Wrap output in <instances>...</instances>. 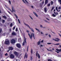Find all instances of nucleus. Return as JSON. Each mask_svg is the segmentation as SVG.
I'll use <instances>...</instances> for the list:
<instances>
[{
  "instance_id": "obj_16",
  "label": "nucleus",
  "mask_w": 61,
  "mask_h": 61,
  "mask_svg": "<svg viewBox=\"0 0 61 61\" xmlns=\"http://www.w3.org/2000/svg\"><path fill=\"white\" fill-rule=\"evenodd\" d=\"M9 49L10 50H13V48L12 47H10L9 48Z\"/></svg>"
},
{
  "instance_id": "obj_40",
  "label": "nucleus",
  "mask_w": 61,
  "mask_h": 61,
  "mask_svg": "<svg viewBox=\"0 0 61 61\" xmlns=\"http://www.w3.org/2000/svg\"><path fill=\"white\" fill-rule=\"evenodd\" d=\"M9 3L10 5H11V1L10 0H9Z\"/></svg>"
},
{
  "instance_id": "obj_41",
  "label": "nucleus",
  "mask_w": 61,
  "mask_h": 61,
  "mask_svg": "<svg viewBox=\"0 0 61 61\" xmlns=\"http://www.w3.org/2000/svg\"><path fill=\"white\" fill-rule=\"evenodd\" d=\"M5 55L6 56H8V54H7V53H6V54H5Z\"/></svg>"
},
{
  "instance_id": "obj_26",
  "label": "nucleus",
  "mask_w": 61,
  "mask_h": 61,
  "mask_svg": "<svg viewBox=\"0 0 61 61\" xmlns=\"http://www.w3.org/2000/svg\"><path fill=\"white\" fill-rule=\"evenodd\" d=\"M28 46L27 47V52H28Z\"/></svg>"
},
{
  "instance_id": "obj_21",
  "label": "nucleus",
  "mask_w": 61,
  "mask_h": 61,
  "mask_svg": "<svg viewBox=\"0 0 61 61\" xmlns=\"http://www.w3.org/2000/svg\"><path fill=\"white\" fill-rule=\"evenodd\" d=\"M55 46H56V45H57V46H58V45H61V44L59 43H58L57 44H55Z\"/></svg>"
},
{
  "instance_id": "obj_2",
  "label": "nucleus",
  "mask_w": 61,
  "mask_h": 61,
  "mask_svg": "<svg viewBox=\"0 0 61 61\" xmlns=\"http://www.w3.org/2000/svg\"><path fill=\"white\" fill-rule=\"evenodd\" d=\"M9 40H8V39H7L5 40V44L6 45H8L9 44Z\"/></svg>"
},
{
  "instance_id": "obj_32",
  "label": "nucleus",
  "mask_w": 61,
  "mask_h": 61,
  "mask_svg": "<svg viewBox=\"0 0 61 61\" xmlns=\"http://www.w3.org/2000/svg\"><path fill=\"white\" fill-rule=\"evenodd\" d=\"M5 22V20H2V22L3 23H4Z\"/></svg>"
},
{
  "instance_id": "obj_8",
  "label": "nucleus",
  "mask_w": 61,
  "mask_h": 61,
  "mask_svg": "<svg viewBox=\"0 0 61 61\" xmlns=\"http://www.w3.org/2000/svg\"><path fill=\"white\" fill-rule=\"evenodd\" d=\"M28 35L30 38H32V37H33V35H32V34L31 33L30 34H30L29 33L28 34Z\"/></svg>"
},
{
  "instance_id": "obj_20",
  "label": "nucleus",
  "mask_w": 61,
  "mask_h": 61,
  "mask_svg": "<svg viewBox=\"0 0 61 61\" xmlns=\"http://www.w3.org/2000/svg\"><path fill=\"white\" fill-rule=\"evenodd\" d=\"M57 7H56V10L57 11H58V12H60V10H58V9H57Z\"/></svg>"
},
{
  "instance_id": "obj_11",
  "label": "nucleus",
  "mask_w": 61,
  "mask_h": 61,
  "mask_svg": "<svg viewBox=\"0 0 61 61\" xmlns=\"http://www.w3.org/2000/svg\"><path fill=\"white\" fill-rule=\"evenodd\" d=\"M17 47L19 48H20V47H21V45H20V44H17Z\"/></svg>"
},
{
  "instance_id": "obj_9",
  "label": "nucleus",
  "mask_w": 61,
  "mask_h": 61,
  "mask_svg": "<svg viewBox=\"0 0 61 61\" xmlns=\"http://www.w3.org/2000/svg\"><path fill=\"white\" fill-rule=\"evenodd\" d=\"M11 35L12 36H16V33H15V32H13L12 33Z\"/></svg>"
},
{
  "instance_id": "obj_31",
  "label": "nucleus",
  "mask_w": 61,
  "mask_h": 61,
  "mask_svg": "<svg viewBox=\"0 0 61 61\" xmlns=\"http://www.w3.org/2000/svg\"><path fill=\"white\" fill-rule=\"evenodd\" d=\"M52 15L53 16V17H56V15H55L54 14H52Z\"/></svg>"
},
{
  "instance_id": "obj_7",
  "label": "nucleus",
  "mask_w": 61,
  "mask_h": 61,
  "mask_svg": "<svg viewBox=\"0 0 61 61\" xmlns=\"http://www.w3.org/2000/svg\"><path fill=\"white\" fill-rule=\"evenodd\" d=\"M12 11L10 9V11H11V12L12 13H13V12H15V10H14V7L13 8V6H12Z\"/></svg>"
},
{
  "instance_id": "obj_45",
  "label": "nucleus",
  "mask_w": 61,
  "mask_h": 61,
  "mask_svg": "<svg viewBox=\"0 0 61 61\" xmlns=\"http://www.w3.org/2000/svg\"><path fill=\"white\" fill-rule=\"evenodd\" d=\"M53 1H51V5H53Z\"/></svg>"
},
{
  "instance_id": "obj_25",
  "label": "nucleus",
  "mask_w": 61,
  "mask_h": 61,
  "mask_svg": "<svg viewBox=\"0 0 61 61\" xmlns=\"http://www.w3.org/2000/svg\"><path fill=\"white\" fill-rule=\"evenodd\" d=\"M5 33H2V36H5Z\"/></svg>"
},
{
  "instance_id": "obj_47",
  "label": "nucleus",
  "mask_w": 61,
  "mask_h": 61,
  "mask_svg": "<svg viewBox=\"0 0 61 61\" xmlns=\"http://www.w3.org/2000/svg\"><path fill=\"white\" fill-rule=\"evenodd\" d=\"M42 5H43V4H44V1H43L42 2Z\"/></svg>"
},
{
  "instance_id": "obj_56",
  "label": "nucleus",
  "mask_w": 61,
  "mask_h": 61,
  "mask_svg": "<svg viewBox=\"0 0 61 61\" xmlns=\"http://www.w3.org/2000/svg\"><path fill=\"white\" fill-rule=\"evenodd\" d=\"M22 1L23 2H24V3H25V1H24V0H22Z\"/></svg>"
},
{
  "instance_id": "obj_61",
  "label": "nucleus",
  "mask_w": 61,
  "mask_h": 61,
  "mask_svg": "<svg viewBox=\"0 0 61 61\" xmlns=\"http://www.w3.org/2000/svg\"><path fill=\"white\" fill-rule=\"evenodd\" d=\"M43 40H42L41 41V43H43Z\"/></svg>"
},
{
  "instance_id": "obj_49",
  "label": "nucleus",
  "mask_w": 61,
  "mask_h": 61,
  "mask_svg": "<svg viewBox=\"0 0 61 61\" xmlns=\"http://www.w3.org/2000/svg\"><path fill=\"white\" fill-rule=\"evenodd\" d=\"M11 29H9V31H10V32H11Z\"/></svg>"
},
{
  "instance_id": "obj_39",
  "label": "nucleus",
  "mask_w": 61,
  "mask_h": 61,
  "mask_svg": "<svg viewBox=\"0 0 61 61\" xmlns=\"http://www.w3.org/2000/svg\"><path fill=\"white\" fill-rule=\"evenodd\" d=\"M2 32V29H0V34Z\"/></svg>"
},
{
  "instance_id": "obj_5",
  "label": "nucleus",
  "mask_w": 61,
  "mask_h": 61,
  "mask_svg": "<svg viewBox=\"0 0 61 61\" xmlns=\"http://www.w3.org/2000/svg\"><path fill=\"white\" fill-rule=\"evenodd\" d=\"M15 41L14 39H12V40L11 41V42L12 44H14V43H15Z\"/></svg>"
},
{
  "instance_id": "obj_29",
  "label": "nucleus",
  "mask_w": 61,
  "mask_h": 61,
  "mask_svg": "<svg viewBox=\"0 0 61 61\" xmlns=\"http://www.w3.org/2000/svg\"><path fill=\"white\" fill-rule=\"evenodd\" d=\"M58 2H60V4L61 5V0H58Z\"/></svg>"
},
{
  "instance_id": "obj_46",
  "label": "nucleus",
  "mask_w": 61,
  "mask_h": 61,
  "mask_svg": "<svg viewBox=\"0 0 61 61\" xmlns=\"http://www.w3.org/2000/svg\"><path fill=\"white\" fill-rule=\"evenodd\" d=\"M43 5V4H42V3H40V6H42Z\"/></svg>"
},
{
  "instance_id": "obj_38",
  "label": "nucleus",
  "mask_w": 61,
  "mask_h": 61,
  "mask_svg": "<svg viewBox=\"0 0 61 61\" xmlns=\"http://www.w3.org/2000/svg\"><path fill=\"white\" fill-rule=\"evenodd\" d=\"M49 51H50V52H53V50L51 49H50L49 50Z\"/></svg>"
},
{
  "instance_id": "obj_35",
  "label": "nucleus",
  "mask_w": 61,
  "mask_h": 61,
  "mask_svg": "<svg viewBox=\"0 0 61 61\" xmlns=\"http://www.w3.org/2000/svg\"><path fill=\"white\" fill-rule=\"evenodd\" d=\"M50 5H51V4H48L47 5V6H50Z\"/></svg>"
},
{
  "instance_id": "obj_50",
  "label": "nucleus",
  "mask_w": 61,
  "mask_h": 61,
  "mask_svg": "<svg viewBox=\"0 0 61 61\" xmlns=\"http://www.w3.org/2000/svg\"><path fill=\"white\" fill-rule=\"evenodd\" d=\"M48 36H49V37H50V38H51V35H50L49 34Z\"/></svg>"
},
{
  "instance_id": "obj_14",
  "label": "nucleus",
  "mask_w": 61,
  "mask_h": 61,
  "mask_svg": "<svg viewBox=\"0 0 61 61\" xmlns=\"http://www.w3.org/2000/svg\"><path fill=\"white\" fill-rule=\"evenodd\" d=\"M33 13L36 16V17H38V15L36 14V12H33Z\"/></svg>"
},
{
  "instance_id": "obj_51",
  "label": "nucleus",
  "mask_w": 61,
  "mask_h": 61,
  "mask_svg": "<svg viewBox=\"0 0 61 61\" xmlns=\"http://www.w3.org/2000/svg\"><path fill=\"white\" fill-rule=\"evenodd\" d=\"M15 26L13 27V30H15Z\"/></svg>"
},
{
  "instance_id": "obj_57",
  "label": "nucleus",
  "mask_w": 61,
  "mask_h": 61,
  "mask_svg": "<svg viewBox=\"0 0 61 61\" xmlns=\"http://www.w3.org/2000/svg\"><path fill=\"white\" fill-rule=\"evenodd\" d=\"M45 22H46V23H47V20H45Z\"/></svg>"
},
{
  "instance_id": "obj_44",
  "label": "nucleus",
  "mask_w": 61,
  "mask_h": 61,
  "mask_svg": "<svg viewBox=\"0 0 61 61\" xmlns=\"http://www.w3.org/2000/svg\"><path fill=\"white\" fill-rule=\"evenodd\" d=\"M15 31L16 32H17L18 31V30H17V28H16V29Z\"/></svg>"
},
{
  "instance_id": "obj_48",
  "label": "nucleus",
  "mask_w": 61,
  "mask_h": 61,
  "mask_svg": "<svg viewBox=\"0 0 61 61\" xmlns=\"http://www.w3.org/2000/svg\"><path fill=\"white\" fill-rule=\"evenodd\" d=\"M40 46H41L42 47H43V45H40Z\"/></svg>"
},
{
  "instance_id": "obj_36",
  "label": "nucleus",
  "mask_w": 61,
  "mask_h": 61,
  "mask_svg": "<svg viewBox=\"0 0 61 61\" xmlns=\"http://www.w3.org/2000/svg\"><path fill=\"white\" fill-rule=\"evenodd\" d=\"M12 25H13V24L12 23H11L10 24V27H11V26H12Z\"/></svg>"
},
{
  "instance_id": "obj_17",
  "label": "nucleus",
  "mask_w": 61,
  "mask_h": 61,
  "mask_svg": "<svg viewBox=\"0 0 61 61\" xmlns=\"http://www.w3.org/2000/svg\"><path fill=\"white\" fill-rule=\"evenodd\" d=\"M56 50L58 51V52H60L61 51V49H60V50L56 49Z\"/></svg>"
},
{
  "instance_id": "obj_12",
  "label": "nucleus",
  "mask_w": 61,
  "mask_h": 61,
  "mask_svg": "<svg viewBox=\"0 0 61 61\" xmlns=\"http://www.w3.org/2000/svg\"><path fill=\"white\" fill-rule=\"evenodd\" d=\"M14 54L16 55V56H18V54H19V53H17V52H14Z\"/></svg>"
},
{
  "instance_id": "obj_13",
  "label": "nucleus",
  "mask_w": 61,
  "mask_h": 61,
  "mask_svg": "<svg viewBox=\"0 0 61 61\" xmlns=\"http://www.w3.org/2000/svg\"><path fill=\"white\" fill-rule=\"evenodd\" d=\"M48 3V0H45V5H46Z\"/></svg>"
},
{
  "instance_id": "obj_55",
  "label": "nucleus",
  "mask_w": 61,
  "mask_h": 61,
  "mask_svg": "<svg viewBox=\"0 0 61 61\" xmlns=\"http://www.w3.org/2000/svg\"><path fill=\"white\" fill-rule=\"evenodd\" d=\"M26 31L27 32V33H29V30H27Z\"/></svg>"
},
{
  "instance_id": "obj_24",
  "label": "nucleus",
  "mask_w": 61,
  "mask_h": 61,
  "mask_svg": "<svg viewBox=\"0 0 61 61\" xmlns=\"http://www.w3.org/2000/svg\"><path fill=\"white\" fill-rule=\"evenodd\" d=\"M25 57L26 58H27V55H26V54H25V56L24 58H25Z\"/></svg>"
},
{
  "instance_id": "obj_10",
  "label": "nucleus",
  "mask_w": 61,
  "mask_h": 61,
  "mask_svg": "<svg viewBox=\"0 0 61 61\" xmlns=\"http://www.w3.org/2000/svg\"><path fill=\"white\" fill-rule=\"evenodd\" d=\"M14 56L12 54H11L10 55V58H14Z\"/></svg>"
},
{
  "instance_id": "obj_28",
  "label": "nucleus",
  "mask_w": 61,
  "mask_h": 61,
  "mask_svg": "<svg viewBox=\"0 0 61 61\" xmlns=\"http://www.w3.org/2000/svg\"><path fill=\"white\" fill-rule=\"evenodd\" d=\"M32 34L33 35V36L34 38H35V35L34 33H32Z\"/></svg>"
},
{
  "instance_id": "obj_37",
  "label": "nucleus",
  "mask_w": 61,
  "mask_h": 61,
  "mask_svg": "<svg viewBox=\"0 0 61 61\" xmlns=\"http://www.w3.org/2000/svg\"><path fill=\"white\" fill-rule=\"evenodd\" d=\"M52 43H47V44L48 45H51Z\"/></svg>"
},
{
  "instance_id": "obj_54",
  "label": "nucleus",
  "mask_w": 61,
  "mask_h": 61,
  "mask_svg": "<svg viewBox=\"0 0 61 61\" xmlns=\"http://www.w3.org/2000/svg\"><path fill=\"white\" fill-rule=\"evenodd\" d=\"M40 26L41 27H43V26H42V25H40Z\"/></svg>"
},
{
  "instance_id": "obj_30",
  "label": "nucleus",
  "mask_w": 61,
  "mask_h": 61,
  "mask_svg": "<svg viewBox=\"0 0 61 61\" xmlns=\"http://www.w3.org/2000/svg\"><path fill=\"white\" fill-rule=\"evenodd\" d=\"M31 54H33V50L32 49H31Z\"/></svg>"
},
{
  "instance_id": "obj_15",
  "label": "nucleus",
  "mask_w": 61,
  "mask_h": 61,
  "mask_svg": "<svg viewBox=\"0 0 61 61\" xmlns=\"http://www.w3.org/2000/svg\"><path fill=\"white\" fill-rule=\"evenodd\" d=\"M3 50V49L2 47H1L0 48V52H1V51H2Z\"/></svg>"
},
{
  "instance_id": "obj_62",
  "label": "nucleus",
  "mask_w": 61,
  "mask_h": 61,
  "mask_svg": "<svg viewBox=\"0 0 61 61\" xmlns=\"http://www.w3.org/2000/svg\"><path fill=\"white\" fill-rule=\"evenodd\" d=\"M8 13H9V14H11V13H10V12H9V11H8Z\"/></svg>"
},
{
  "instance_id": "obj_6",
  "label": "nucleus",
  "mask_w": 61,
  "mask_h": 61,
  "mask_svg": "<svg viewBox=\"0 0 61 61\" xmlns=\"http://www.w3.org/2000/svg\"><path fill=\"white\" fill-rule=\"evenodd\" d=\"M53 40L55 41H57V42H58L59 40H60V39L58 38H56V39H53Z\"/></svg>"
},
{
  "instance_id": "obj_58",
  "label": "nucleus",
  "mask_w": 61,
  "mask_h": 61,
  "mask_svg": "<svg viewBox=\"0 0 61 61\" xmlns=\"http://www.w3.org/2000/svg\"><path fill=\"white\" fill-rule=\"evenodd\" d=\"M55 52H57V53H59V52L57 51H55Z\"/></svg>"
},
{
  "instance_id": "obj_64",
  "label": "nucleus",
  "mask_w": 61,
  "mask_h": 61,
  "mask_svg": "<svg viewBox=\"0 0 61 61\" xmlns=\"http://www.w3.org/2000/svg\"><path fill=\"white\" fill-rule=\"evenodd\" d=\"M48 35V34H45L46 36H47V35Z\"/></svg>"
},
{
  "instance_id": "obj_1",
  "label": "nucleus",
  "mask_w": 61,
  "mask_h": 61,
  "mask_svg": "<svg viewBox=\"0 0 61 61\" xmlns=\"http://www.w3.org/2000/svg\"><path fill=\"white\" fill-rule=\"evenodd\" d=\"M25 25H26V26H27V27H29V28L31 30V31H32V32H34V30L32 28H30V26H29V25L26 24H25Z\"/></svg>"
},
{
  "instance_id": "obj_53",
  "label": "nucleus",
  "mask_w": 61,
  "mask_h": 61,
  "mask_svg": "<svg viewBox=\"0 0 61 61\" xmlns=\"http://www.w3.org/2000/svg\"><path fill=\"white\" fill-rule=\"evenodd\" d=\"M61 9V7L60 6L58 8V9Z\"/></svg>"
},
{
  "instance_id": "obj_42",
  "label": "nucleus",
  "mask_w": 61,
  "mask_h": 61,
  "mask_svg": "<svg viewBox=\"0 0 61 61\" xmlns=\"http://www.w3.org/2000/svg\"><path fill=\"white\" fill-rule=\"evenodd\" d=\"M18 21L19 22V24H20V20H19V19H18Z\"/></svg>"
},
{
  "instance_id": "obj_59",
  "label": "nucleus",
  "mask_w": 61,
  "mask_h": 61,
  "mask_svg": "<svg viewBox=\"0 0 61 61\" xmlns=\"http://www.w3.org/2000/svg\"><path fill=\"white\" fill-rule=\"evenodd\" d=\"M30 18H31V19H32V20H33V18H32V17H31V16H30Z\"/></svg>"
},
{
  "instance_id": "obj_33",
  "label": "nucleus",
  "mask_w": 61,
  "mask_h": 61,
  "mask_svg": "<svg viewBox=\"0 0 61 61\" xmlns=\"http://www.w3.org/2000/svg\"><path fill=\"white\" fill-rule=\"evenodd\" d=\"M2 21V19L1 18V17H0V21L1 22V21Z\"/></svg>"
},
{
  "instance_id": "obj_4",
  "label": "nucleus",
  "mask_w": 61,
  "mask_h": 61,
  "mask_svg": "<svg viewBox=\"0 0 61 61\" xmlns=\"http://www.w3.org/2000/svg\"><path fill=\"white\" fill-rule=\"evenodd\" d=\"M36 56H38L39 59H40V56L39 54L38 53H37V51L36 52Z\"/></svg>"
},
{
  "instance_id": "obj_52",
  "label": "nucleus",
  "mask_w": 61,
  "mask_h": 61,
  "mask_svg": "<svg viewBox=\"0 0 61 61\" xmlns=\"http://www.w3.org/2000/svg\"><path fill=\"white\" fill-rule=\"evenodd\" d=\"M32 59H33V58H32V57H30V60H32Z\"/></svg>"
},
{
  "instance_id": "obj_60",
  "label": "nucleus",
  "mask_w": 61,
  "mask_h": 61,
  "mask_svg": "<svg viewBox=\"0 0 61 61\" xmlns=\"http://www.w3.org/2000/svg\"><path fill=\"white\" fill-rule=\"evenodd\" d=\"M52 50H55V49L54 48H52Z\"/></svg>"
},
{
  "instance_id": "obj_27",
  "label": "nucleus",
  "mask_w": 61,
  "mask_h": 61,
  "mask_svg": "<svg viewBox=\"0 0 61 61\" xmlns=\"http://www.w3.org/2000/svg\"><path fill=\"white\" fill-rule=\"evenodd\" d=\"M15 15L16 17V18H17V17H18V16H17V15H16V14H15Z\"/></svg>"
},
{
  "instance_id": "obj_34",
  "label": "nucleus",
  "mask_w": 61,
  "mask_h": 61,
  "mask_svg": "<svg viewBox=\"0 0 61 61\" xmlns=\"http://www.w3.org/2000/svg\"><path fill=\"white\" fill-rule=\"evenodd\" d=\"M54 7H52V8L51 9V11H52L53 10H54Z\"/></svg>"
},
{
  "instance_id": "obj_3",
  "label": "nucleus",
  "mask_w": 61,
  "mask_h": 61,
  "mask_svg": "<svg viewBox=\"0 0 61 61\" xmlns=\"http://www.w3.org/2000/svg\"><path fill=\"white\" fill-rule=\"evenodd\" d=\"M26 39H24V40L23 43L22 44V46H24L25 44H26Z\"/></svg>"
},
{
  "instance_id": "obj_63",
  "label": "nucleus",
  "mask_w": 61,
  "mask_h": 61,
  "mask_svg": "<svg viewBox=\"0 0 61 61\" xmlns=\"http://www.w3.org/2000/svg\"><path fill=\"white\" fill-rule=\"evenodd\" d=\"M17 61H20V60L19 59H18L17 60Z\"/></svg>"
},
{
  "instance_id": "obj_22",
  "label": "nucleus",
  "mask_w": 61,
  "mask_h": 61,
  "mask_svg": "<svg viewBox=\"0 0 61 61\" xmlns=\"http://www.w3.org/2000/svg\"><path fill=\"white\" fill-rule=\"evenodd\" d=\"M3 17L4 18H5V19H6V18H7L5 16H3Z\"/></svg>"
},
{
  "instance_id": "obj_43",
  "label": "nucleus",
  "mask_w": 61,
  "mask_h": 61,
  "mask_svg": "<svg viewBox=\"0 0 61 61\" xmlns=\"http://www.w3.org/2000/svg\"><path fill=\"white\" fill-rule=\"evenodd\" d=\"M25 0V2H26V3H27V4H28V2L26 0Z\"/></svg>"
},
{
  "instance_id": "obj_19",
  "label": "nucleus",
  "mask_w": 61,
  "mask_h": 61,
  "mask_svg": "<svg viewBox=\"0 0 61 61\" xmlns=\"http://www.w3.org/2000/svg\"><path fill=\"white\" fill-rule=\"evenodd\" d=\"M44 11H45V12L46 13V12H47V10H46V8H44Z\"/></svg>"
},
{
  "instance_id": "obj_18",
  "label": "nucleus",
  "mask_w": 61,
  "mask_h": 61,
  "mask_svg": "<svg viewBox=\"0 0 61 61\" xmlns=\"http://www.w3.org/2000/svg\"><path fill=\"white\" fill-rule=\"evenodd\" d=\"M18 41L19 42H21V38H19L18 39Z\"/></svg>"
},
{
  "instance_id": "obj_23",
  "label": "nucleus",
  "mask_w": 61,
  "mask_h": 61,
  "mask_svg": "<svg viewBox=\"0 0 61 61\" xmlns=\"http://www.w3.org/2000/svg\"><path fill=\"white\" fill-rule=\"evenodd\" d=\"M40 41H38L37 43V45H40Z\"/></svg>"
}]
</instances>
